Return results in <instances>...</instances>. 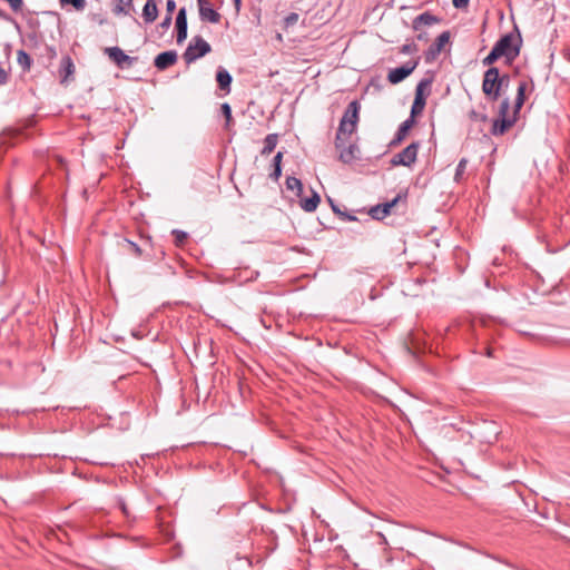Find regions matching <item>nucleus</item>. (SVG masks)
<instances>
[{"mask_svg":"<svg viewBox=\"0 0 570 570\" xmlns=\"http://www.w3.org/2000/svg\"><path fill=\"white\" fill-rule=\"evenodd\" d=\"M122 243L128 248V250H130L131 253L135 254L136 257H140L142 255V250H141L140 246L138 244H136L135 242L125 238L122 240Z\"/></svg>","mask_w":570,"mask_h":570,"instance_id":"c756f323","label":"nucleus"},{"mask_svg":"<svg viewBox=\"0 0 570 570\" xmlns=\"http://www.w3.org/2000/svg\"><path fill=\"white\" fill-rule=\"evenodd\" d=\"M278 142V135L277 134H268L264 139V147L261 150V154L263 156L269 155L274 151L276 145Z\"/></svg>","mask_w":570,"mask_h":570,"instance_id":"b1692460","label":"nucleus"},{"mask_svg":"<svg viewBox=\"0 0 570 570\" xmlns=\"http://www.w3.org/2000/svg\"><path fill=\"white\" fill-rule=\"evenodd\" d=\"M320 202H321L320 195L315 190H312V195L309 197L303 198L301 196L299 206L304 212L312 213V212L316 210Z\"/></svg>","mask_w":570,"mask_h":570,"instance_id":"6ab92c4d","label":"nucleus"},{"mask_svg":"<svg viewBox=\"0 0 570 570\" xmlns=\"http://www.w3.org/2000/svg\"><path fill=\"white\" fill-rule=\"evenodd\" d=\"M298 18H299V16L296 12H291L289 14H287L284 18V28L287 29V28H291L294 24H296L298 21Z\"/></svg>","mask_w":570,"mask_h":570,"instance_id":"2f4dec72","label":"nucleus"},{"mask_svg":"<svg viewBox=\"0 0 570 570\" xmlns=\"http://www.w3.org/2000/svg\"><path fill=\"white\" fill-rule=\"evenodd\" d=\"M220 109H222V112L226 119V128H229L230 126V122H232V108L229 106V104L227 102H224L222 106H220Z\"/></svg>","mask_w":570,"mask_h":570,"instance_id":"7c9ffc66","label":"nucleus"},{"mask_svg":"<svg viewBox=\"0 0 570 570\" xmlns=\"http://www.w3.org/2000/svg\"><path fill=\"white\" fill-rule=\"evenodd\" d=\"M114 12L116 14L122 13L125 16H130L135 12L134 0H118Z\"/></svg>","mask_w":570,"mask_h":570,"instance_id":"5701e85b","label":"nucleus"},{"mask_svg":"<svg viewBox=\"0 0 570 570\" xmlns=\"http://www.w3.org/2000/svg\"><path fill=\"white\" fill-rule=\"evenodd\" d=\"M45 49H46L47 57L49 60H52L57 57V50L55 47L45 45Z\"/></svg>","mask_w":570,"mask_h":570,"instance_id":"e433bc0d","label":"nucleus"},{"mask_svg":"<svg viewBox=\"0 0 570 570\" xmlns=\"http://www.w3.org/2000/svg\"><path fill=\"white\" fill-rule=\"evenodd\" d=\"M528 89L527 81H520L517 89V97L514 100L513 114L509 116L510 100L504 98L499 105L498 115L499 117L493 120L491 134L493 136H502L505 134L517 121L520 109L522 108L525 100V91Z\"/></svg>","mask_w":570,"mask_h":570,"instance_id":"f257e3e1","label":"nucleus"},{"mask_svg":"<svg viewBox=\"0 0 570 570\" xmlns=\"http://www.w3.org/2000/svg\"><path fill=\"white\" fill-rule=\"evenodd\" d=\"M173 236H174V243L177 247H183L188 235L186 232L184 230H180V229H174L171 232Z\"/></svg>","mask_w":570,"mask_h":570,"instance_id":"bb28decb","label":"nucleus"},{"mask_svg":"<svg viewBox=\"0 0 570 570\" xmlns=\"http://www.w3.org/2000/svg\"><path fill=\"white\" fill-rule=\"evenodd\" d=\"M282 176V165H273V171L269 174V177L277 181Z\"/></svg>","mask_w":570,"mask_h":570,"instance_id":"f704fd0d","label":"nucleus"},{"mask_svg":"<svg viewBox=\"0 0 570 570\" xmlns=\"http://www.w3.org/2000/svg\"><path fill=\"white\" fill-rule=\"evenodd\" d=\"M158 17V8L155 0H147L142 8V18L146 23H153Z\"/></svg>","mask_w":570,"mask_h":570,"instance_id":"aec40b11","label":"nucleus"},{"mask_svg":"<svg viewBox=\"0 0 570 570\" xmlns=\"http://www.w3.org/2000/svg\"><path fill=\"white\" fill-rule=\"evenodd\" d=\"M406 199V193L404 194H397L395 198H393L391 202H386L384 204L377 205L371 209V215L375 219H383L386 217L391 209L401 200Z\"/></svg>","mask_w":570,"mask_h":570,"instance_id":"f8f14e48","label":"nucleus"},{"mask_svg":"<svg viewBox=\"0 0 570 570\" xmlns=\"http://www.w3.org/2000/svg\"><path fill=\"white\" fill-rule=\"evenodd\" d=\"M520 35L507 33L502 36L493 46L490 53L483 58V66H492L499 58L503 57L507 63H512L520 55L521 49Z\"/></svg>","mask_w":570,"mask_h":570,"instance_id":"f03ea898","label":"nucleus"},{"mask_svg":"<svg viewBox=\"0 0 570 570\" xmlns=\"http://www.w3.org/2000/svg\"><path fill=\"white\" fill-rule=\"evenodd\" d=\"M360 109L361 105L357 100L351 101L346 107L336 131L335 147H340L342 145L344 137H351L356 132L357 124L360 121Z\"/></svg>","mask_w":570,"mask_h":570,"instance_id":"20e7f679","label":"nucleus"},{"mask_svg":"<svg viewBox=\"0 0 570 570\" xmlns=\"http://www.w3.org/2000/svg\"><path fill=\"white\" fill-rule=\"evenodd\" d=\"M178 55L175 50H168L160 52L156 56L154 65L158 70H166L177 62Z\"/></svg>","mask_w":570,"mask_h":570,"instance_id":"4468645a","label":"nucleus"},{"mask_svg":"<svg viewBox=\"0 0 570 570\" xmlns=\"http://www.w3.org/2000/svg\"><path fill=\"white\" fill-rule=\"evenodd\" d=\"M282 159H283V153L282 151H278L274 158H273V164L272 165H282Z\"/></svg>","mask_w":570,"mask_h":570,"instance_id":"37998d69","label":"nucleus"},{"mask_svg":"<svg viewBox=\"0 0 570 570\" xmlns=\"http://www.w3.org/2000/svg\"><path fill=\"white\" fill-rule=\"evenodd\" d=\"M417 65H419V59H415V60H410V61L405 62L401 67L391 69L387 75V80L393 85L403 81L406 77H409L414 71V69L417 67Z\"/></svg>","mask_w":570,"mask_h":570,"instance_id":"6e6552de","label":"nucleus"},{"mask_svg":"<svg viewBox=\"0 0 570 570\" xmlns=\"http://www.w3.org/2000/svg\"><path fill=\"white\" fill-rule=\"evenodd\" d=\"M118 507L121 510V512L124 513V515L128 518L129 510H128V507H127L126 502L124 501V499H118Z\"/></svg>","mask_w":570,"mask_h":570,"instance_id":"4c0bfd02","label":"nucleus"},{"mask_svg":"<svg viewBox=\"0 0 570 570\" xmlns=\"http://www.w3.org/2000/svg\"><path fill=\"white\" fill-rule=\"evenodd\" d=\"M351 137H344L342 145L335 147L340 151V160L344 164H351L358 159V147L356 144L350 141Z\"/></svg>","mask_w":570,"mask_h":570,"instance_id":"1a4fd4ad","label":"nucleus"},{"mask_svg":"<svg viewBox=\"0 0 570 570\" xmlns=\"http://www.w3.org/2000/svg\"><path fill=\"white\" fill-rule=\"evenodd\" d=\"M286 189L292 191L295 197L301 198L303 195V184L301 179L288 176L285 181Z\"/></svg>","mask_w":570,"mask_h":570,"instance_id":"4be33fe9","label":"nucleus"},{"mask_svg":"<svg viewBox=\"0 0 570 570\" xmlns=\"http://www.w3.org/2000/svg\"><path fill=\"white\" fill-rule=\"evenodd\" d=\"M450 38L451 35L448 30L439 35L434 42L426 50L425 60H434L442 52L443 48L450 42Z\"/></svg>","mask_w":570,"mask_h":570,"instance_id":"9d476101","label":"nucleus"},{"mask_svg":"<svg viewBox=\"0 0 570 570\" xmlns=\"http://www.w3.org/2000/svg\"><path fill=\"white\" fill-rule=\"evenodd\" d=\"M236 8L238 9L240 6V0H234Z\"/></svg>","mask_w":570,"mask_h":570,"instance_id":"de8ad7c7","label":"nucleus"},{"mask_svg":"<svg viewBox=\"0 0 570 570\" xmlns=\"http://www.w3.org/2000/svg\"><path fill=\"white\" fill-rule=\"evenodd\" d=\"M430 83L431 81L429 79H422L416 86L414 99L425 100L423 90L425 87L430 86Z\"/></svg>","mask_w":570,"mask_h":570,"instance_id":"c85d7f7f","label":"nucleus"},{"mask_svg":"<svg viewBox=\"0 0 570 570\" xmlns=\"http://www.w3.org/2000/svg\"><path fill=\"white\" fill-rule=\"evenodd\" d=\"M420 144L414 141L404 148L401 153L395 154L392 159V166L410 167L416 161Z\"/></svg>","mask_w":570,"mask_h":570,"instance_id":"423d86ee","label":"nucleus"},{"mask_svg":"<svg viewBox=\"0 0 570 570\" xmlns=\"http://www.w3.org/2000/svg\"><path fill=\"white\" fill-rule=\"evenodd\" d=\"M330 202H331V205H332L333 212H334L335 214H337V215L342 216V213H343V212H341V210H340V209H338V208L333 204V202H332L331 199H330Z\"/></svg>","mask_w":570,"mask_h":570,"instance_id":"a18cd8bd","label":"nucleus"},{"mask_svg":"<svg viewBox=\"0 0 570 570\" xmlns=\"http://www.w3.org/2000/svg\"><path fill=\"white\" fill-rule=\"evenodd\" d=\"M212 51L210 45L200 36H195L185 52L183 53V58L187 65L196 61L197 59L206 56Z\"/></svg>","mask_w":570,"mask_h":570,"instance_id":"39448f33","label":"nucleus"},{"mask_svg":"<svg viewBox=\"0 0 570 570\" xmlns=\"http://www.w3.org/2000/svg\"><path fill=\"white\" fill-rule=\"evenodd\" d=\"M60 3L63 4H70L76 10H83L86 7V0H60Z\"/></svg>","mask_w":570,"mask_h":570,"instance_id":"473e14b6","label":"nucleus"},{"mask_svg":"<svg viewBox=\"0 0 570 570\" xmlns=\"http://www.w3.org/2000/svg\"><path fill=\"white\" fill-rule=\"evenodd\" d=\"M175 8H176V2L174 0H167V3H166L167 14L171 16Z\"/></svg>","mask_w":570,"mask_h":570,"instance_id":"ea45409f","label":"nucleus"},{"mask_svg":"<svg viewBox=\"0 0 570 570\" xmlns=\"http://www.w3.org/2000/svg\"><path fill=\"white\" fill-rule=\"evenodd\" d=\"M75 73V65L70 56H63L60 61L59 77L61 82H67Z\"/></svg>","mask_w":570,"mask_h":570,"instance_id":"dca6fc26","label":"nucleus"},{"mask_svg":"<svg viewBox=\"0 0 570 570\" xmlns=\"http://www.w3.org/2000/svg\"><path fill=\"white\" fill-rule=\"evenodd\" d=\"M469 117H470V119H471V120H473V121H481V122H484V121H487V119H488V117H487V115H485V114H480V112H478V111H475V110H471V111L469 112Z\"/></svg>","mask_w":570,"mask_h":570,"instance_id":"72a5a7b5","label":"nucleus"},{"mask_svg":"<svg viewBox=\"0 0 570 570\" xmlns=\"http://www.w3.org/2000/svg\"><path fill=\"white\" fill-rule=\"evenodd\" d=\"M1 17H3V12H2V10L0 9V18H1Z\"/></svg>","mask_w":570,"mask_h":570,"instance_id":"09e8293b","label":"nucleus"},{"mask_svg":"<svg viewBox=\"0 0 570 570\" xmlns=\"http://www.w3.org/2000/svg\"><path fill=\"white\" fill-rule=\"evenodd\" d=\"M105 53L112 60V62L120 69L129 68L138 59L137 57L128 56L119 47H108Z\"/></svg>","mask_w":570,"mask_h":570,"instance_id":"0eeeda50","label":"nucleus"},{"mask_svg":"<svg viewBox=\"0 0 570 570\" xmlns=\"http://www.w3.org/2000/svg\"><path fill=\"white\" fill-rule=\"evenodd\" d=\"M45 38L39 30H31L27 32L23 39L24 45L29 49H39L43 45Z\"/></svg>","mask_w":570,"mask_h":570,"instance_id":"a211bd4d","label":"nucleus"},{"mask_svg":"<svg viewBox=\"0 0 570 570\" xmlns=\"http://www.w3.org/2000/svg\"><path fill=\"white\" fill-rule=\"evenodd\" d=\"M466 165H468V160L465 158H462L458 166H456V169H455V174H454V180L456 183H460L463 178V175L465 173V169H466Z\"/></svg>","mask_w":570,"mask_h":570,"instance_id":"cd10ccee","label":"nucleus"},{"mask_svg":"<svg viewBox=\"0 0 570 570\" xmlns=\"http://www.w3.org/2000/svg\"><path fill=\"white\" fill-rule=\"evenodd\" d=\"M510 81L509 75H500L497 67L489 66L484 71L482 80V91L489 101H497L503 89L508 87Z\"/></svg>","mask_w":570,"mask_h":570,"instance_id":"7ed1b4c3","label":"nucleus"},{"mask_svg":"<svg viewBox=\"0 0 570 570\" xmlns=\"http://www.w3.org/2000/svg\"><path fill=\"white\" fill-rule=\"evenodd\" d=\"M199 9V18L202 21L210 23H218L222 19L219 12H217L212 6L209 0H197Z\"/></svg>","mask_w":570,"mask_h":570,"instance_id":"9b49d317","label":"nucleus"},{"mask_svg":"<svg viewBox=\"0 0 570 570\" xmlns=\"http://www.w3.org/2000/svg\"><path fill=\"white\" fill-rule=\"evenodd\" d=\"M344 220H347V222H353V220H356V217L354 215H351V214H347V213H342V216H341Z\"/></svg>","mask_w":570,"mask_h":570,"instance_id":"c03bdc74","label":"nucleus"},{"mask_svg":"<svg viewBox=\"0 0 570 570\" xmlns=\"http://www.w3.org/2000/svg\"><path fill=\"white\" fill-rule=\"evenodd\" d=\"M216 80L218 82V86L219 88L225 91L226 94H229L230 92V83H232V76L230 73L224 69V68H218L217 72H216Z\"/></svg>","mask_w":570,"mask_h":570,"instance_id":"412c9836","label":"nucleus"},{"mask_svg":"<svg viewBox=\"0 0 570 570\" xmlns=\"http://www.w3.org/2000/svg\"><path fill=\"white\" fill-rule=\"evenodd\" d=\"M417 39H419V40H425V39H426V35H425V33L420 32V33L417 35Z\"/></svg>","mask_w":570,"mask_h":570,"instance_id":"49530a36","label":"nucleus"},{"mask_svg":"<svg viewBox=\"0 0 570 570\" xmlns=\"http://www.w3.org/2000/svg\"><path fill=\"white\" fill-rule=\"evenodd\" d=\"M470 0H452L453 6L456 9H464L469 6Z\"/></svg>","mask_w":570,"mask_h":570,"instance_id":"58836bf2","label":"nucleus"},{"mask_svg":"<svg viewBox=\"0 0 570 570\" xmlns=\"http://www.w3.org/2000/svg\"><path fill=\"white\" fill-rule=\"evenodd\" d=\"M8 81V72L0 67V85H4Z\"/></svg>","mask_w":570,"mask_h":570,"instance_id":"79ce46f5","label":"nucleus"},{"mask_svg":"<svg viewBox=\"0 0 570 570\" xmlns=\"http://www.w3.org/2000/svg\"><path fill=\"white\" fill-rule=\"evenodd\" d=\"M187 13L186 8H180L176 17L177 42L181 43L187 38Z\"/></svg>","mask_w":570,"mask_h":570,"instance_id":"2eb2a0df","label":"nucleus"},{"mask_svg":"<svg viewBox=\"0 0 570 570\" xmlns=\"http://www.w3.org/2000/svg\"><path fill=\"white\" fill-rule=\"evenodd\" d=\"M441 20L442 19L440 17L431 13L430 11H425L413 19L412 28L414 31H421L423 27L438 24Z\"/></svg>","mask_w":570,"mask_h":570,"instance_id":"ddd939ff","label":"nucleus"},{"mask_svg":"<svg viewBox=\"0 0 570 570\" xmlns=\"http://www.w3.org/2000/svg\"><path fill=\"white\" fill-rule=\"evenodd\" d=\"M171 19L173 17L170 14H166V17L164 18L163 22L160 23V26L164 28V29H168L171 24Z\"/></svg>","mask_w":570,"mask_h":570,"instance_id":"a19ab883","label":"nucleus"},{"mask_svg":"<svg viewBox=\"0 0 570 570\" xmlns=\"http://www.w3.org/2000/svg\"><path fill=\"white\" fill-rule=\"evenodd\" d=\"M17 61L24 70H29L32 62L30 56L23 50L17 52Z\"/></svg>","mask_w":570,"mask_h":570,"instance_id":"393cba45","label":"nucleus"},{"mask_svg":"<svg viewBox=\"0 0 570 570\" xmlns=\"http://www.w3.org/2000/svg\"><path fill=\"white\" fill-rule=\"evenodd\" d=\"M416 51V45L415 43H405L401 47L402 53H412Z\"/></svg>","mask_w":570,"mask_h":570,"instance_id":"c9c22d12","label":"nucleus"},{"mask_svg":"<svg viewBox=\"0 0 570 570\" xmlns=\"http://www.w3.org/2000/svg\"><path fill=\"white\" fill-rule=\"evenodd\" d=\"M415 125L413 118L405 119L399 127L394 138L390 142V146L394 147L400 145L407 136L410 129Z\"/></svg>","mask_w":570,"mask_h":570,"instance_id":"f3484780","label":"nucleus"},{"mask_svg":"<svg viewBox=\"0 0 570 570\" xmlns=\"http://www.w3.org/2000/svg\"><path fill=\"white\" fill-rule=\"evenodd\" d=\"M425 104H426L425 100L414 99L412 107H411V114H410L409 118H413V120H415V117L423 112Z\"/></svg>","mask_w":570,"mask_h":570,"instance_id":"a878e982","label":"nucleus"}]
</instances>
